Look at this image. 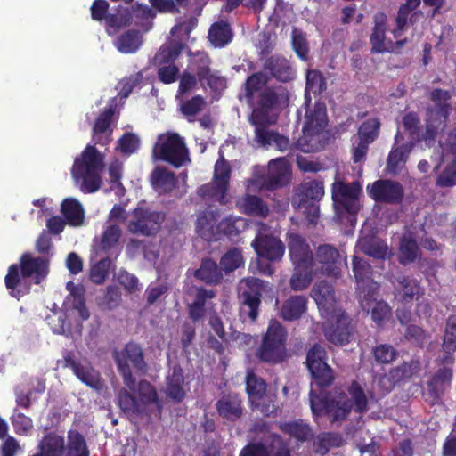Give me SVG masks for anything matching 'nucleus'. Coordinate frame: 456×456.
<instances>
[{
    "label": "nucleus",
    "mask_w": 456,
    "mask_h": 456,
    "mask_svg": "<svg viewBox=\"0 0 456 456\" xmlns=\"http://www.w3.org/2000/svg\"><path fill=\"white\" fill-rule=\"evenodd\" d=\"M310 407L314 419L326 417L331 424L340 426L351 412L362 415L369 410V400L363 387L357 380L351 381L346 391L335 387L331 392L320 395L309 393Z\"/></svg>",
    "instance_id": "nucleus-1"
},
{
    "label": "nucleus",
    "mask_w": 456,
    "mask_h": 456,
    "mask_svg": "<svg viewBox=\"0 0 456 456\" xmlns=\"http://www.w3.org/2000/svg\"><path fill=\"white\" fill-rule=\"evenodd\" d=\"M50 260L46 256H33L31 253H23L19 264L9 266L4 277V284L12 297L20 300L31 290L32 279L39 285L49 274Z\"/></svg>",
    "instance_id": "nucleus-2"
},
{
    "label": "nucleus",
    "mask_w": 456,
    "mask_h": 456,
    "mask_svg": "<svg viewBox=\"0 0 456 456\" xmlns=\"http://www.w3.org/2000/svg\"><path fill=\"white\" fill-rule=\"evenodd\" d=\"M104 168V157L94 145L88 144L74 160L71 175L74 183L84 193H94L102 186L101 174Z\"/></svg>",
    "instance_id": "nucleus-3"
},
{
    "label": "nucleus",
    "mask_w": 456,
    "mask_h": 456,
    "mask_svg": "<svg viewBox=\"0 0 456 456\" xmlns=\"http://www.w3.org/2000/svg\"><path fill=\"white\" fill-rule=\"evenodd\" d=\"M288 332L285 327L277 320L270 321L261 344L256 351V356L261 362L278 364L288 357Z\"/></svg>",
    "instance_id": "nucleus-4"
},
{
    "label": "nucleus",
    "mask_w": 456,
    "mask_h": 456,
    "mask_svg": "<svg viewBox=\"0 0 456 456\" xmlns=\"http://www.w3.org/2000/svg\"><path fill=\"white\" fill-rule=\"evenodd\" d=\"M268 282L256 277H245L237 286V297L240 305V315L256 322L259 315L263 293L266 291Z\"/></svg>",
    "instance_id": "nucleus-5"
},
{
    "label": "nucleus",
    "mask_w": 456,
    "mask_h": 456,
    "mask_svg": "<svg viewBox=\"0 0 456 456\" xmlns=\"http://www.w3.org/2000/svg\"><path fill=\"white\" fill-rule=\"evenodd\" d=\"M154 160L164 161L175 168L191 162L185 142L177 133L159 135L152 149Z\"/></svg>",
    "instance_id": "nucleus-6"
},
{
    "label": "nucleus",
    "mask_w": 456,
    "mask_h": 456,
    "mask_svg": "<svg viewBox=\"0 0 456 456\" xmlns=\"http://www.w3.org/2000/svg\"><path fill=\"white\" fill-rule=\"evenodd\" d=\"M289 101L288 91L281 87L266 86L254 98L252 103L248 105L252 108L249 118L259 121L265 119L277 120L276 111L281 105Z\"/></svg>",
    "instance_id": "nucleus-7"
},
{
    "label": "nucleus",
    "mask_w": 456,
    "mask_h": 456,
    "mask_svg": "<svg viewBox=\"0 0 456 456\" xmlns=\"http://www.w3.org/2000/svg\"><path fill=\"white\" fill-rule=\"evenodd\" d=\"M115 361L123 383L129 390L134 391L136 380L130 365L137 373L145 374L147 371V363L142 347L136 343L129 342L120 353L116 354Z\"/></svg>",
    "instance_id": "nucleus-8"
},
{
    "label": "nucleus",
    "mask_w": 456,
    "mask_h": 456,
    "mask_svg": "<svg viewBox=\"0 0 456 456\" xmlns=\"http://www.w3.org/2000/svg\"><path fill=\"white\" fill-rule=\"evenodd\" d=\"M428 98L434 105L427 110L428 119L426 133L429 138H435L440 126H444L449 119L452 111V94L448 90L435 88L429 93Z\"/></svg>",
    "instance_id": "nucleus-9"
},
{
    "label": "nucleus",
    "mask_w": 456,
    "mask_h": 456,
    "mask_svg": "<svg viewBox=\"0 0 456 456\" xmlns=\"http://www.w3.org/2000/svg\"><path fill=\"white\" fill-rule=\"evenodd\" d=\"M353 272L357 284V297L362 309L369 310L370 302L374 299L379 284L371 278L370 265L364 259L354 256Z\"/></svg>",
    "instance_id": "nucleus-10"
},
{
    "label": "nucleus",
    "mask_w": 456,
    "mask_h": 456,
    "mask_svg": "<svg viewBox=\"0 0 456 456\" xmlns=\"http://www.w3.org/2000/svg\"><path fill=\"white\" fill-rule=\"evenodd\" d=\"M305 364L314 382L319 388L330 387L335 376L333 370L327 363V352L323 346L314 344L306 354Z\"/></svg>",
    "instance_id": "nucleus-11"
},
{
    "label": "nucleus",
    "mask_w": 456,
    "mask_h": 456,
    "mask_svg": "<svg viewBox=\"0 0 456 456\" xmlns=\"http://www.w3.org/2000/svg\"><path fill=\"white\" fill-rule=\"evenodd\" d=\"M360 191L358 183L338 182L333 184L332 199L338 217L343 218L346 214L354 217L357 215L360 209Z\"/></svg>",
    "instance_id": "nucleus-12"
},
{
    "label": "nucleus",
    "mask_w": 456,
    "mask_h": 456,
    "mask_svg": "<svg viewBox=\"0 0 456 456\" xmlns=\"http://www.w3.org/2000/svg\"><path fill=\"white\" fill-rule=\"evenodd\" d=\"M133 217L134 219L128 224L129 232L133 234L151 236L160 230L166 214L162 211L138 207L133 211Z\"/></svg>",
    "instance_id": "nucleus-13"
},
{
    "label": "nucleus",
    "mask_w": 456,
    "mask_h": 456,
    "mask_svg": "<svg viewBox=\"0 0 456 456\" xmlns=\"http://www.w3.org/2000/svg\"><path fill=\"white\" fill-rule=\"evenodd\" d=\"M367 192L375 202L389 205L401 204L404 198L403 186L391 179H379L369 183Z\"/></svg>",
    "instance_id": "nucleus-14"
},
{
    "label": "nucleus",
    "mask_w": 456,
    "mask_h": 456,
    "mask_svg": "<svg viewBox=\"0 0 456 456\" xmlns=\"http://www.w3.org/2000/svg\"><path fill=\"white\" fill-rule=\"evenodd\" d=\"M291 178V168L285 158L272 159L268 164L267 174L263 180V187L273 191L286 186Z\"/></svg>",
    "instance_id": "nucleus-15"
},
{
    "label": "nucleus",
    "mask_w": 456,
    "mask_h": 456,
    "mask_svg": "<svg viewBox=\"0 0 456 456\" xmlns=\"http://www.w3.org/2000/svg\"><path fill=\"white\" fill-rule=\"evenodd\" d=\"M324 112L314 110L306 115L305 122L303 126V136L299 138L297 143L299 148L305 152L316 151L317 147L310 145L309 142L318 136L326 126Z\"/></svg>",
    "instance_id": "nucleus-16"
},
{
    "label": "nucleus",
    "mask_w": 456,
    "mask_h": 456,
    "mask_svg": "<svg viewBox=\"0 0 456 456\" xmlns=\"http://www.w3.org/2000/svg\"><path fill=\"white\" fill-rule=\"evenodd\" d=\"M271 438V452L264 443L257 442L244 446L239 456H292L290 449L280 435L272 434Z\"/></svg>",
    "instance_id": "nucleus-17"
},
{
    "label": "nucleus",
    "mask_w": 456,
    "mask_h": 456,
    "mask_svg": "<svg viewBox=\"0 0 456 456\" xmlns=\"http://www.w3.org/2000/svg\"><path fill=\"white\" fill-rule=\"evenodd\" d=\"M324 336L328 341L336 346H344L350 342L353 327L350 318L342 313L337 315L334 322L324 327Z\"/></svg>",
    "instance_id": "nucleus-18"
},
{
    "label": "nucleus",
    "mask_w": 456,
    "mask_h": 456,
    "mask_svg": "<svg viewBox=\"0 0 456 456\" xmlns=\"http://www.w3.org/2000/svg\"><path fill=\"white\" fill-rule=\"evenodd\" d=\"M264 69L279 82L287 83L295 79L296 69L289 60L281 54H273L264 62Z\"/></svg>",
    "instance_id": "nucleus-19"
},
{
    "label": "nucleus",
    "mask_w": 456,
    "mask_h": 456,
    "mask_svg": "<svg viewBox=\"0 0 456 456\" xmlns=\"http://www.w3.org/2000/svg\"><path fill=\"white\" fill-rule=\"evenodd\" d=\"M289 256L296 266L314 265V254L305 239L297 233H290L288 239Z\"/></svg>",
    "instance_id": "nucleus-20"
},
{
    "label": "nucleus",
    "mask_w": 456,
    "mask_h": 456,
    "mask_svg": "<svg viewBox=\"0 0 456 456\" xmlns=\"http://www.w3.org/2000/svg\"><path fill=\"white\" fill-rule=\"evenodd\" d=\"M246 391L255 409L259 410L265 415H268L272 411L269 409L270 405L261 403L266 393V382L263 378L253 371H248L246 377Z\"/></svg>",
    "instance_id": "nucleus-21"
},
{
    "label": "nucleus",
    "mask_w": 456,
    "mask_h": 456,
    "mask_svg": "<svg viewBox=\"0 0 456 456\" xmlns=\"http://www.w3.org/2000/svg\"><path fill=\"white\" fill-rule=\"evenodd\" d=\"M251 245L258 256L271 261L281 259L285 251L283 243L271 236H256Z\"/></svg>",
    "instance_id": "nucleus-22"
},
{
    "label": "nucleus",
    "mask_w": 456,
    "mask_h": 456,
    "mask_svg": "<svg viewBox=\"0 0 456 456\" xmlns=\"http://www.w3.org/2000/svg\"><path fill=\"white\" fill-rule=\"evenodd\" d=\"M357 246L362 253L378 260L390 259L393 256L387 241L375 235L360 238Z\"/></svg>",
    "instance_id": "nucleus-23"
},
{
    "label": "nucleus",
    "mask_w": 456,
    "mask_h": 456,
    "mask_svg": "<svg viewBox=\"0 0 456 456\" xmlns=\"http://www.w3.org/2000/svg\"><path fill=\"white\" fill-rule=\"evenodd\" d=\"M217 413L229 421L240 419L243 413L242 400L237 394L223 395L216 403Z\"/></svg>",
    "instance_id": "nucleus-24"
},
{
    "label": "nucleus",
    "mask_w": 456,
    "mask_h": 456,
    "mask_svg": "<svg viewBox=\"0 0 456 456\" xmlns=\"http://www.w3.org/2000/svg\"><path fill=\"white\" fill-rule=\"evenodd\" d=\"M396 283L395 297L404 305L412 303L415 298L418 299L423 295L419 282L412 277L399 276L396 278Z\"/></svg>",
    "instance_id": "nucleus-25"
},
{
    "label": "nucleus",
    "mask_w": 456,
    "mask_h": 456,
    "mask_svg": "<svg viewBox=\"0 0 456 456\" xmlns=\"http://www.w3.org/2000/svg\"><path fill=\"white\" fill-rule=\"evenodd\" d=\"M316 260L323 265L327 275L338 277L340 273V255L335 247L320 245L316 251Z\"/></svg>",
    "instance_id": "nucleus-26"
},
{
    "label": "nucleus",
    "mask_w": 456,
    "mask_h": 456,
    "mask_svg": "<svg viewBox=\"0 0 456 456\" xmlns=\"http://www.w3.org/2000/svg\"><path fill=\"white\" fill-rule=\"evenodd\" d=\"M183 384V370L180 364H175L167 377V396L175 403H181L185 397Z\"/></svg>",
    "instance_id": "nucleus-27"
},
{
    "label": "nucleus",
    "mask_w": 456,
    "mask_h": 456,
    "mask_svg": "<svg viewBox=\"0 0 456 456\" xmlns=\"http://www.w3.org/2000/svg\"><path fill=\"white\" fill-rule=\"evenodd\" d=\"M151 183L159 194H169L175 189L177 178L175 173L166 167H157L151 174Z\"/></svg>",
    "instance_id": "nucleus-28"
},
{
    "label": "nucleus",
    "mask_w": 456,
    "mask_h": 456,
    "mask_svg": "<svg viewBox=\"0 0 456 456\" xmlns=\"http://www.w3.org/2000/svg\"><path fill=\"white\" fill-rule=\"evenodd\" d=\"M421 256V249L411 233L403 234L400 238L397 260L402 265L416 262Z\"/></svg>",
    "instance_id": "nucleus-29"
},
{
    "label": "nucleus",
    "mask_w": 456,
    "mask_h": 456,
    "mask_svg": "<svg viewBox=\"0 0 456 456\" xmlns=\"http://www.w3.org/2000/svg\"><path fill=\"white\" fill-rule=\"evenodd\" d=\"M279 428L283 434L294 438L299 444L308 442L314 437L311 426L301 419L281 422Z\"/></svg>",
    "instance_id": "nucleus-30"
},
{
    "label": "nucleus",
    "mask_w": 456,
    "mask_h": 456,
    "mask_svg": "<svg viewBox=\"0 0 456 456\" xmlns=\"http://www.w3.org/2000/svg\"><path fill=\"white\" fill-rule=\"evenodd\" d=\"M37 449L44 456H64L65 438L55 431L47 432L39 441Z\"/></svg>",
    "instance_id": "nucleus-31"
},
{
    "label": "nucleus",
    "mask_w": 456,
    "mask_h": 456,
    "mask_svg": "<svg viewBox=\"0 0 456 456\" xmlns=\"http://www.w3.org/2000/svg\"><path fill=\"white\" fill-rule=\"evenodd\" d=\"M237 207L241 213L255 217L266 218L270 212L269 207L262 198L251 194H246L240 199Z\"/></svg>",
    "instance_id": "nucleus-32"
},
{
    "label": "nucleus",
    "mask_w": 456,
    "mask_h": 456,
    "mask_svg": "<svg viewBox=\"0 0 456 456\" xmlns=\"http://www.w3.org/2000/svg\"><path fill=\"white\" fill-rule=\"evenodd\" d=\"M324 195V185L322 181H305L297 190V200L298 206L306 205L308 202H319Z\"/></svg>",
    "instance_id": "nucleus-33"
},
{
    "label": "nucleus",
    "mask_w": 456,
    "mask_h": 456,
    "mask_svg": "<svg viewBox=\"0 0 456 456\" xmlns=\"http://www.w3.org/2000/svg\"><path fill=\"white\" fill-rule=\"evenodd\" d=\"M208 38L214 47H224L231 43L233 38L231 24L224 20L214 22L208 29Z\"/></svg>",
    "instance_id": "nucleus-34"
},
{
    "label": "nucleus",
    "mask_w": 456,
    "mask_h": 456,
    "mask_svg": "<svg viewBox=\"0 0 456 456\" xmlns=\"http://www.w3.org/2000/svg\"><path fill=\"white\" fill-rule=\"evenodd\" d=\"M411 151V146L408 143L393 145L387 159V172L392 175H398L405 167Z\"/></svg>",
    "instance_id": "nucleus-35"
},
{
    "label": "nucleus",
    "mask_w": 456,
    "mask_h": 456,
    "mask_svg": "<svg viewBox=\"0 0 456 456\" xmlns=\"http://www.w3.org/2000/svg\"><path fill=\"white\" fill-rule=\"evenodd\" d=\"M306 305L307 298L305 296H291L284 301L281 308V316L288 322L298 320L306 311Z\"/></svg>",
    "instance_id": "nucleus-36"
},
{
    "label": "nucleus",
    "mask_w": 456,
    "mask_h": 456,
    "mask_svg": "<svg viewBox=\"0 0 456 456\" xmlns=\"http://www.w3.org/2000/svg\"><path fill=\"white\" fill-rule=\"evenodd\" d=\"M132 15V22L140 28L142 31L147 32L151 29L153 26V20L156 17V12L152 7L140 3H135L132 5L130 10Z\"/></svg>",
    "instance_id": "nucleus-37"
},
{
    "label": "nucleus",
    "mask_w": 456,
    "mask_h": 456,
    "mask_svg": "<svg viewBox=\"0 0 456 456\" xmlns=\"http://www.w3.org/2000/svg\"><path fill=\"white\" fill-rule=\"evenodd\" d=\"M269 81V77L262 71L255 72L248 76L244 83V95L240 96V100L243 99L247 103H252L254 98L262 91Z\"/></svg>",
    "instance_id": "nucleus-38"
},
{
    "label": "nucleus",
    "mask_w": 456,
    "mask_h": 456,
    "mask_svg": "<svg viewBox=\"0 0 456 456\" xmlns=\"http://www.w3.org/2000/svg\"><path fill=\"white\" fill-rule=\"evenodd\" d=\"M194 276L208 285H216L223 279L222 270L211 258L202 259L200 268L194 273Z\"/></svg>",
    "instance_id": "nucleus-39"
},
{
    "label": "nucleus",
    "mask_w": 456,
    "mask_h": 456,
    "mask_svg": "<svg viewBox=\"0 0 456 456\" xmlns=\"http://www.w3.org/2000/svg\"><path fill=\"white\" fill-rule=\"evenodd\" d=\"M116 111V105L115 104H110L108 107L104 109L103 111H102L99 116L97 117L94 127H93V140L94 141L95 144H102L106 145L110 139L106 138V141L102 142H101V134L108 132L110 130V134H111L112 130L110 129V123L112 121V118Z\"/></svg>",
    "instance_id": "nucleus-40"
},
{
    "label": "nucleus",
    "mask_w": 456,
    "mask_h": 456,
    "mask_svg": "<svg viewBox=\"0 0 456 456\" xmlns=\"http://www.w3.org/2000/svg\"><path fill=\"white\" fill-rule=\"evenodd\" d=\"M64 456H90L86 437L78 430L68 431Z\"/></svg>",
    "instance_id": "nucleus-41"
},
{
    "label": "nucleus",
    "mask_w": 456,
    "mask_h": 456,
    "mask_svg": "<svg viewBox=\"0 0 456 456\" xmlns=\"http://www.w3.org/2000/svg\"><path fill=\"white\" fill-rule=\"evenodd\" d=\"M374 28L370 37V42L372 45L373 53H383L385 47V33L387 29V15L379 12L374 15Z\"/></svg>",
    "instance_id": "nucleus-42"
},
{
    "label": "nucleus",
    "mask_w": 456,
    "mask_h": 456,
    "mask_svg": "<svg viewBox=\"0 0 456 456\" xmlns=\"http://www.w3.org/2000/svg\"><path fill=\"white\" fill-rule=\"evenodd\" d=\"M345 440L340 433L322 432L314 442V451L320 455L327 454L330 449L341 447Z\"/></svg>",
    "instance_id": "nucleus-43"
},
{
    "label": "nucleus",
    "mask_w": 456,
    "mask_h": 456,
    "mask_svg": "<svg viewBox=\"0 0 456 456\" xmlns=\"http://www.w3.org/2000/svg\"><path fill=\"white\" fill-rule=\"evenodd\" d=\"M142 44V34L134 29H129L120 34L114 42L116 48L126 54L135 53Z\"/></svg>",
    "instance_id": "nucleus-44"
},
{
    "label": "nucleus",
    "mask_w": 456,
    "mask_h": 456,
    "mask_svg": "<svg viewBox=\"0 0 456 456\" xmlns=\"http://www.w3.org/2000/svg\"><path fill=\"white\" fill-rule=\"evenodd\" d=\"M65 221L71 226L81 225L85 216L81 203L73 198L65 199L61 206Z\"/></svg>",
    "instance_id": "nucleus-45"
},
{
    "label": "nucleus",
    "mask_w": 456,
    "mask_h": 456,
    "mask_svg": "<svg viewBox=\"0 0 456 456\" xmlns=\"http://www.w3.org/2000/svg\"><path fill=\"white\" fill-rule=\"evenodd\" d=\"M185 45L180 41L173 40L167 45H163L154 57L155 64H175L180 56Z\"/></svg>",
    "instance_id": "nucleus-46"
},
{
    "label": "nucleus",
    "mask_w": 456,
    "mask_h": 456,
    "mask_svg": "<svg viewBox=\"0 0 456 456\" xmlns=\"http://www.w3.org/2000/svg\"><path fill=\"white\" fill-rule=\"evenodd\" d=\"M117 400L120 410L126 415L138 416L144 414L142 403H139L138 399L126 389L122 388L118 391Z\"/></svg>",
    "instance_id": "nucleus-47"
},
{
    "label": "nucleus",
    "mask_w": 456,
    "mask_h": 456,
    "mask_svg": "<svg viewBox=\"0 0 456 456\" xmlns=\"http://www.w3.org/2000/svg\"><path fill=\"white\" fill-rule=\"evenodd\" d=\"M137 394L139 396L138 402L142 403V408L144 409L146 413V407L151 404H155L159 411L162 409L161 401L159 399L157 390L147 380H141L137 386Z\"/></svg>",
    "instance_id": "nucleus-48"
},
{
    "label": "nucleus",
    "mask_w": 456,
    "mask_h": 456,
    "mask_svg": "<svg viewBox=\"0 0 456 456\" xmlns=\"http://www.w3.org/2000/svg\"><path fill=\"white\" fill-rule=\"evenodd\" d=\"M314 265L296 266L290 278L289 283L293 290L299 291L306 289L313 280Z\"/></svg>",
    "instance_id": "nucleus-49"
},
{
    "label": "nucleus",
    "mask_w": 456,
    "mask_h": 456,
    "mask_svg": "<svg viewBox=\"0 0 456 456\" xmlns=\"http://www.w3.org/2000/svg\"><path fill=\"white\" fill-rule=\"evenodd\" d=\"M312 297L320 306L332 305L335 301V294L332 286L326 281H321L314 285Z\"/></svg>",
    "instance_id": "nucleus-50"
},
{
    "label": "nucleus",
    "mask_w": 456,
    "mask_h": 456,
    "mask_svg": "<svg viewBox=\"0 0 456 456\" xmlns=\"http://www.w3.org/2000/svg\"><path fill=\"white\" fill-rule=\"evenodd\" d=\"M232 174V167L228 160L225 159L224 153L219 151V158L215 164L214 181L218 183L219 188L229 189V183Z\"/></svg>",
    "instance_id": "nucleus-51"
},
{
    "label": "nucleus",
    "mask_w": 456,
    "mask_h": 456,
    "mask_svg": "<svg viewBox=\"0 0 456 456\" xmlns=\"http://www.w3.org/2000/svg\"><path fill=\"white\" fill-rule=\"evenodd\" d=\"M277 120L265 119L264 121H257L249 118L250 124L255 127V135L257 142L263 146L271 145L275 134V131H269L267 127L274 125Z\"/></svg>",
    "instance_id": "nucleus-52"
},
{
    "label": "nucleus",
    "mask_w": 456,
    "mask_h": 456,
    "mask_svg": "<svg viewBox=\"0 0 456 456\" xmlns=\"http://www.w3.org/2000/svg\"><path fill=\"white\" fill-rule=\"evenodd\" d=\"M121 236V229L117 224H110L103 231L100 242L97 246V252L107 253L118 242Z\"/></svg>",
    "instance_id": "nucleus-53"
},
{
    "label": "nucleus",
    "mask_w": 456,
    "mask_h": 456,
    "mask_svg": "<svg viewBox=\"0 0 456 456\" xmlns=\"http://www.w3.org/2000/svg\"><path fill=\"white\" fill-rule=\"evenodd\" d=\"M380 126L381 124L378 118L366 119L358 128V140L372 143L379 137Z\"/></svg>",
    "instance_id": "nucleus-54"
},
{
    "label": "nucleus",
    "mask_w": 456,
    "mask_h": 456,
    "mask_svg": "<svg viewBox=\"0 0 456 456\" xmlns=\"http://www.w3.org/2000/svg\"><path fill=\"white\" fill-rule=\"evenodd\" d=\"M74 374L84 384L95 390H100L102 387L99 372L89 364H80Z\"/></svg>",
    "instance_id": "nucleus-55"
},
{
    "label": "nucleus",
    "mask_w": 456,
    "mask_h": 456,
    "mask_svg": "<svg viewBox=\"0 0 456 456\" xmlns=\"http://www.w3.org/2000/svg\"><path fill=\"white\" fill-rule=\"evenodd\" d=\"M206 106V100L198 94L181 103L180 111L189 122H193L195 117L202 111Z\"/></svg>",
    "instance_id": "nucleus-56"
},
{
    "label": "nucleus",
    "mask_w": 456,
    "mask_h": 456,
    "mask_svg": "<svg viewBox=\"0 0 456 456\" xmlns=\"http://www.w3.org/2000/svg\"><path fill=\"white\" fill-rule=\"evenodd\" d=\"M211 59L205 52H197L191 61V67L195 72L198 80L202 83L206 76L211 71Z\"/></svg>",
    "instance_id": "nucleus-57"
},
{
    "label": "nucleus",
    "mask_w": 456,
    "mask_h": 456,
    "mask_svg": "<svg viewBox=\"0 0 456 456\" xmlns=\"http://www.w3.org/2000/svg\"><path fill=\"white\" fill-rule=\"evenodd\" d=\"M374 360L379 364H389L398 357V351L390 344L381 343L371 350Z\"/></svg>",
    "instance_id": "nucleus-58"
},
{
    "label": "nucleus",
    "mask_w": 456,
    "mask_h": 456,
    "mask_svg": "<svg viewBox=\"0 0 456 456\" xmlns=\"http://www.w3.org/2000/svg\"><path fill=\"white\" fill-rule=\"evenodd\" d=\"M244 264L242 251L238 248L229 249L220 259L221 268L225 273H231Z\"/></svg>",
    "instance_id": "nucleus-59"
},
{
    "label": "nucleus",
    "mask_w": 456,
    "mask_h": 456,
    "mask_svg": "<svg viewBox=\"0 0 456 456\" xmlns=\"http://www.w3.org/2000/svg\"><path fill=\"white\" fill-rule=\"evenodd\" d=\"M219 183L216 182L208 183L198 188L197 193L200 198L216 200L221 204H225L227 189L218 187Z\"/></svg>",
    "instance_id": "nucleus-60"
},
{
    "label": "nucleus",
    "mask_w": 456,
    "mask_h": 456,
    "mask_svg": "<svg viewBox=\"0 0 456 456\" xmlns=\"http://www.w3.org/2000/svg\"><path fill=\"white\" fill-rule=\"evenodd\" d=\"M327 84L323 74L317 69H310L306 73L305 89L319 95L326 90Z\"/></svg>",
    "instance_id": "nucleus-61"
},
{
    "label": "nucleus",
    "mask_w": 456,
    "mask_h": 456,
    "mask_svg": "<svg viewBox=\"0 0 456 456\" xmlns=\"http://www.w3.org/2000/svg\"><path fill=\"white\" fill-rule=\"evenodd\" d=\"M443 348L447 354L456 351V314L450 315L446 320Z\"/></svg>",
    "instance_id": "nucleus-62"
},
{
    "label": "nucleus",
    "mask_w": 456,
    "mask_h": 456,
    "mask_svg": "<svg viewBox=\"0 0 456 456\" xmlns=\"http://www.w3.org/2000/svg\"><path fill=\"white\" fill-rule=\"evenodd\" d=\"M436 185L440 188H449L456 185V158L447 163L438 175Z\"/></svg>",
    "instance_id": "nucleus-63"
},
{
    "label": "nucleus",
    "mask_w": 456,
    "mask_h": 456,
    "mask_svg": "<svg viewBox=\"0 0 456 456\" xmlns=\"http://www.w3.org/2000/svg\"><path fill=\"white\" fill-rule=\"evenodd\" d=\"M132 22L130 10L126 7L119 6L115 13H109L106 20V25L112 28H120Z\"/></svg>",
    "instance_id": "nucleus-64"
}]
</instances>
